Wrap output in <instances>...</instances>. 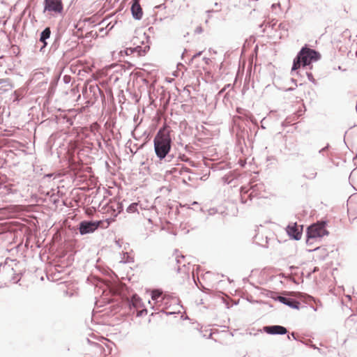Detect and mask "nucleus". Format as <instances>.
I'll return each mask as SVG.
<instances>
[{
	"mask_svg": "<svg viewBox=\"0 0 357 357\" xmlns=\"http://www.w3.org/2000/svg\"><path fill=\"white\" fill-rule=\"evenodd\" d=\"M172 138L169 131L165 127L161 128L153 139L154 151L160 160L172 161L174 155L170 154L172 148Z\"/></svg>",
	"mask_w": 357,
	"mask_h": 357,
	"instance_id": "obj_1",
	"label": "nucleus"
},
{
	"mask_svg": "<svg viewBox=\"0 0 357 357\" xmlns=\"http://www.w3.org/2000/svg\"><path fill=\"white\" fill-rule=\"evenodd\" d=\"M320 59L321 54L318 51L311 49L307 45H305L294 59L291 74L293 75H298L299 72L298 70L299 68L309 66L312 62L318 61Z\"/></svg>",
	"mask_w": 357,
	"mask_h": 357,
	"instance_id": "obj_2",
	"label": "nucleus"
},
{
	"mask_svg": "<svg viewBox=\"0 0 357 357\" xmlns=\"http://www.w3.org/2000/svg\"><path fill=\"white\" fill-rule=\"evenodd\" d=\"M93 176L91 174V217L93 216V213H100L99 209L104 206L107 202L105 194L107 190L104 187L93 185Z\"/></svg>",
	"mask_w": 357,
	"mask_h": 357,
	"instance_id": "obj_3",
	"label": "nucleus"
},
{
	"mask_svg": "<svg viewBox=\"0 0 357 357\" xmlns=\"http://www.w3.org/2000/svg\"><path fill=\"white\" fill-rule=\"evenodd\" d=\"M265 191V186L261 182L250 183L248 186L241 188V201L243 204H247L248 199L251 201L254 197H258Z\"/></svg>",
	"mask_w": 357,
	"mask_h": 357,
	"instance_id": "obj_4",
	"label": "nucleus"
},
{
	"mask_svg": "<svg viewBox=\"0 0 357 357\" xmlns=\"http://www.w3.org/2000/svg\"><path fill=\"white\" fill-rule=\"evenodd\" d=\"M326 225L327 222L326 220H321L309 226L306 232V243L307 245L312 244L314 240L328 235V231L326 229Z\"/></svg>",
	"mask_w": 357,
	"mask_h": 357,
	"instance_id": "obj_5",
	"label": "nucleus"
},
{
	"mask_svg": "<svg viewBox=\"0 0 357 357\" xmlns=\"http://www.w3.org/2000/svg\"><path fill=\"white\" fill-rule=\"evenodd\" d=\"M124 206L122 202L116 199H109L105 202L104 206L99 209L102 215H108L114 219L123 210Z\"/></svg>",
	"mask_w": 357,
	"mask_h": 357,
	"instance_id": "obj_6",
	"label": "nucleus"
},
{
	"mask_svg": "<svg viewBox=\"0 0 357 357\" xmlns=\"http://www.w3.org/2000/svg\"><path fill=\"white\" fill-rule=\"evenodd\" d=\"M94 216L100 218L99 213L93 214V216L91 217V233L99 228L106 229L111 222H114V218L109 217V215L106 214L102 215V218L99 220H93Z\"/></svg>",
	"mask_w": 357,
	"mask_h": 357,
	"instance_id": "obj_7",
	"label": "nucleus"
},
{
	"mask_svg": "<svg viewBox=\"0 0 357 357\" xmlns=\"http://www.w3.org/2000/svg\"><path fill=\"white\" fill-rule=\"evenodd\" d=\"M303 229V225H298L297 222L289 223L286 228L289 236L296 241L301 238Z\"/></svg>",
	"mask_w": 357,
	"mask_h": 357,
	"instance_id": "obj_8",
	"label": "nucleus"
},
{
	"mask_svg": "<svg viewBox=\"0 0 357 357\" xmlns=\"http://www.w3.org/2000/svg\"><path fill=\"white\" fill-rule=\"evenodd\" d=\"M45 8L49 11L61 13L63 10L62 1L61 0H45Z\"/></svg>",
	"mask_w": 357,
	"mask_h": 357,
	"instance_id": "obj_9",
	"label": "nucleus"
},
{
	"mask_svg": "<svg viewBox=\"0 0 357 357\" xmlns=\"http://www.w3.org/2000/svg\"><path fill=\"white\" fill-rule=\"evenodd\" d=\"M264 331L270 335H285L288 333L287 329L284 326L280 325L264 326Z\"/></svg>",
	"mask_w": 357,
	"mask_h": 357,
	"instance_id": "obj_10",
	"label": "nucleus"
},
{
	"mask_svg": "<svg viewBox=\"0 0 357 357\" xmlns=\"http://www.w3.org/2000/svg\"><path fill=\"white\" fill-rule=\"evenodd\" d=\"M131 13L132 15V17L135 20H139L142 19L143 15V11L142 8H141V6L139 4V0H132V5H131Z\"/></svg>",
	"mask_w": 357,
	"mask_h": 357,
	"instance_id": "obj_11",
	"label": "nucleus"
},
{
	"mask_svg": "<svg viewBox=\"0 0 357 357\" xmlns=\"http://www.w3.org/2000/svg\"><path fill=\"white\" fill-rule=\"evenodd\" d=\"M276 300L293 309L298 310L301 306L299 301L291 298L279 296Z\"/></svg>",
	"mask_w": 357,
	"mask_h": 357,
	"instance_id": "obj_12",
	"label": "nucleus"
},
{
	"mask_svg": "<svg viewBox=\"0 0 357 357\" xmlns=\"http://www.w3.org/2000/svg\"><path fill=\"white\" fill-rule=\"evenodd\" d=\"M105 351L102 345L91 340V356L94 357H102Z\"/></svg>",
	"mask_w": 357,
	"mask_h": 357,
	"instance_id": "obj_13",
	"label": "nucleus"
},
{
	"mask_svg": "<svg viewBox=\"0 0 357 357\" xmlns=\"http://www.w3.org/2000/svg\"><path fill=\"white\" fill-rule=\"evenodd\" d=\"M151 299L155 303L162 302L167 298V295L166 294H163L161 289H154L151 291Z\"/></svg>",
	"mask_w": 357,
	"mask_h": 357,
	"instance_id": "obj_14",
	"label": "nucleus"
},
{
	"mask_svg": "<svg viewBox=\"0 0 357 357\" xmlns=\"http://www.w3.org/2000/svg\"><path fill=\"white\" fill-rule=\"evenodd\" d=\"M130 308L139 309L144 307L142 299L136 294L133 295L129 301Z\"/></svg>",
	"mask_w": 357,
	"mask_h": 357,
	"instance_id": "obj_15",
	"label": "nucleus"
},
{
	"mask_svg": "<svg viewBox=\"0 0 357 357\" xmlns=\"http://www.w3.org/2000/svg\"><path fill=\"white\" fill-rule=\"evenodd\" d=\"M91 94L92 93L93 96H94V98L96 100L98 98V94L102 98V93L100 91V88L98 87L97 83H95L94 84H91Z\"/></svg>",
	"mask_w": 357,
	"mask_h": 357,
	"instance_id": "obj_16",
	"label": "nucleus"
},
{
	"mask_svg": "<svg viewBox=\"0 0 357 357\" xmlns=\"http://www.w3.org/2000/svg\"><path fill=\"white\" fill-rule=\"evenodd\" d=\"M51 31L49 27H47L41 33L40 40L44 43V46L47 45L45 40L49 38L50 36Z\"/></svg>",
	"mask_w": 357,
	"mask_h": 357,
	"instance_id": "obj_17",
	"label": "nucleus"
},
{
	"mask_svg": "<svg viewBox=\"0 0 357 357\" xmlns=\"http://www.w3.org/2000/svg\"><path fill=\"white\" fill-rule=\"evenodd\" d=\"M95 25H98V32L99 33V36L102 38L105 35L107 34L106 27H105V22L102 20L100 22L96 24Z\"/></svg>",
	"mask_w": 357,
	"mask_h": 357,
	"instance_id": "obj_18",
	"label": "nucleus"
},
{
	"mask_svg": "<svg viewBox=\"0 0 357 357\" xmlns=\"http://www.w3.org/2000/svg\"><path fill=\"white\" fill-rule=\"evenodd\" d=\"M133 50H135V52H137L139 56L144 55L149 50V46L146 45L144 47H142L139 45H137L132 48Z\"/></svg>",
	"mask_w": 357,
	"mask_h": 357,
	"instance_id": "obj_19",
	"label": "nucleus"
},
{
	"mask_svg": "<svg viewBox=\"0 0 357 357\" xmlns=\"http://www.w3.org/2000/svg\"><path fill=\"white\" fill-rule=\"evenodd\" d=\"M90 282H91V286L93 285L95 287V288H96V287L102 288V286L105 285V284L103 282L98 280L96 278L93 277L92 273H91Z\"/></svg>",
	"mask_w": 357,
	"mask_h": 357,
	"instance_id": "obj_20",
	"label": "nucleus"
},
{
	"mask_svg": "<svg viewBox=\"0 0 357 357\" xmlns=\"http://www.w3.org/2000/svg\"><path fill=\"white\" fill-rule=\"evenodd\" d=\"M79 231L82 234L89 232V222H82L80 224Z\"/></svg>",
	"mask_w": 357,
	"mask_h": 357,
	"instance_id": "obj_21",
	"label": "nucleus"
},
{
	"mask_svg": "<svg viewBox=\"0 0 357 357\" xmlns=\"http://www.w3.org/2000/svg\"><path fill=\"white\" fill-rule=\"evenodd\" d=\"M137 206L138 204L136 202H133L127 207L126 211L129 213L137 212Z\"/></svg>",
	"mask_w": 357,
	"mask_h": 357,
	"instance_id": "obj_22",
	"label": "nucleus"
},
{
	"mask_svg": "<svg viewBox=\"0 0 357 357\" xmlns=\"http://www.w3.org/2000/svg\"><path fill=\"white\" fill-rule=\"evenodd\" d=\"M97 28H98V25L94 24L93 26H91V38L96 39L98 37H99V33L98 32Z\"/></svg>",
	"mask_w": 357,
	"mask_h": 357,
	"instance_id": "obj_23",
	"label": "nucleus"
},
{
	"mask_svg": "<svg viewBox=\"0 0 357 357\" xmlns=\"http://www.w3.org/2000/svg\"><path fill=\"white\" fill-rule=\"evenodd\" d=\"M304 176L307 179H314L317 176V172L314 169H310L305 174H304Z\"/></svg>",
	"mask_w": 357,
	"mask_h": 357,
	"instance_id": "obj_24",
	"label": "nucleus"
},
{
	"mask_svg": "<svg viewBox=\"0 0 357 357\" xmlns=\"http://www.w3.org/2000/svg\"><path fill=\"white\" fill-rule=\"evenodd\" d=\"M136 310V316L137 317H141L144 314H146L148 311L146 308H142V310L139 309H135Z\"/></svg>",
	"mask_w": 357,
	"mask_h": 357,
	"instance_id": "obj_25",
	"label": "nucleus"
},
{
	"mask_svg": "<svg viewBox=\"0 0 357 357\" xmlns=\"http://www.w3.org/2000/svg\"><path fill=\"white\" fill-rule=\"evenodd\" d=\"M195 282L196 285L197 286V287L200 290H202L203 292H205V293L210 292L211 290L205 287L200 282H199V284H198L196 281H195Z\"/></svg>",
	"mask_w": 357,
	"mask_h": 357,
	"instance_id": "obj_26",
	"label": "nucleus"
},
{
	"mask_svg": "<svg viewBox=\"0 0 357 357\" xmlns=\"http://www.w3.org/2000/svg\"><path fill=\"white\" fill-rule=\"evenodd\" d=\"M1 84H3L4 86H11L8 79H0V85Z\"/></svg>",
	"mask_w": 357,
	"mask_h": 357,
	"instance_id": "obj_27",
	"label": "nucleus"
},
{
	"mask_svg": "<svg viewBox=\"0 0 357 357\" xmlns=\"http://www.w3.org/2000/svg\"><path fill=\"white\" fill-rule=\"evenodd\" d=\"M306 75H307V78H308V80H309L310 82H311L312 83H313V84H316V80H315V79L314 78V77H313V75H312V74L311 73H310V72H306Z\"/></svg>",
	"mask_w": 357,
	"mask_h": 357,
	"instance_id": "obj_28",
	"label": "nucleus"
},
{
	"mask_svg": "<svg viewBox=\"0 0 357 357\" xmlns=\"http://www.w3.org/2000/svg\"><path fill=\"white\" fill-rule=\"evenodd\" d=\"M184 259L183 255L178 256V255H176L174 259L177 264H180L181 263V259Z\"/></svg>",
	"mask_w": 357,
	"mask_h": 357,
	"instance_id": "obj_29",
	"label": "nucleus"
},
{
	"mask_svg": "<svg viewBox=\"0 0 357 357\" xmlns=\"http://www.w3.org/2000/svg\"><path fill=\"white\" fill-rule=\"evenodd\" d=\"M133 47H127L125 50L126 54H131L135 53V50H132Z\"/></svg>",
	"mask_w": 357,
	"mask_h": 357,
	"instance_id": "obj_30",
	"label": "nucleus"
},
{
	"mask_svg": "<svg viewBox=\"0 0 357 357\" xmlns=\"http://www.w3.org/2000/svg\"><path fill=\"white\" fill-rule=\"evenodd\" d=\"M203 32V29L202 28V26H197L195 29V33H202Z\"/></svg>",
	"mask_w": 357,
	"mask_h": 357,
	"instance_id": "obj_31",
	"label": "nucleus"
},
{
	"mask_svg": "<svg viewBox=\"0 0 357 357\" xmlns=\"http://www.w3.org/2000/svg\"><path fill=\"white\" fill-rule=\"evenodd\" d=\"M328 148H329V144H327L325 147H324L321 149H320L319 151V153H323V152H324L325 151L328 150Z\"/></svg>",
	"mask_w": 357,
	"mask_h": 357,
	"instance_id": "obj_32",
	"label": "nucleus"
},
{
	"mask_svg": "<svg viewBox=\"0 0 357 357\" xmlns=\"http://www.w3.org/2000/svg\"><path fill=\"white\" fill-rule=\"evenodd\" d=\"M190 172V169L189 168H188V167H183V168L181 169V171H180L181 174L182 172Z\"/></svg>",
	"mask_w": 357,
	"mask_h": 357,
	"instance_id": "obj_33",
	"label": "nucleus"
},
{
	"mask_svg": "<svg viewBox=\"0 0 357 357\" xmlns=\"http://www.w3.org/2000/svg\"><path fill=\"white\" fill-rule=\"evenodd\" d=\"M287 338L288 339L294 338V340H296V338L295 337V333H291L290 335H287Z\"/></svg>",
	"mask_w": 357,
	"mask_h": 357,
	"instance_id": "obj_34",
	"label": "nucleus"
},
{
	"mask_svg": "<svg viewBox=\"0 0 357 357\" xmlns=\"http://www.w3.org/2000/svg\"><path fill=\"white\" fill-rule=\"evenodd\" d=\"M287 338L288 339L294 338V340H296V338L295 337V333H291L290 335H287Z\"/></svg>",
	"mask_w": 357,
	"mask_h": 357,
	"instance_id": "obj_35",
	"label": "nucleus"
},
{
	"mask_svg": "<svg viewBox=\"0 0 357 357\" xmlns=\"http://www.w3.org/2000/svg\"><path fill=\"white\" fill-rule=\"evenodd\" d=\"M202 54V52H199L197 53H196L193 56L192 58L191 59V60H192L193 59L197 57V56H199L201 54Z\"/></svg>",
	"mask_w": 357,
	"mask_h": 357,
	"instance_id": "obj_36",
	"label": "nucleus"
},
{
	"mask_svg": "<svg viewBox=\"0 0 357 357\" xmlns=\"http://www.w3.org/2000/svg\"><path fill=\"white\" fill-rule=\"evenodd\" d=\"M203 60L205 61L206 64H209V62L211 61V59L209 58L204 57Z\"/></svg>",
	"mask_w": 357,
	"mask_h": 357,
	"instance_id": "obj_37",
	"label": "nucleus"
},
{
	"mask_svg": "<svg viewBox=\"0 0 357 357\" xmlns=\"http://www.w3.org/2000/svg\"><path fill=\"white\" fill-rule=\"evenodd\" d=\"M94 17H95L94 16L91 17V18H90V20H91V24L95 22Z\"/></svg>",
	"mask_w": 357,
	"mask_h": 357,
	"instance_id": "obj_38",
	"label": "nucleus"
},
{
	"mask_svg": "<svg viewBox=\"0 0 357 357\" xmlns=\"http://www.w3.org/2000/svg\"><path fill=\"white\" fill-rule=\"evenodd\" d=\"M209 52H212V53H213V54H216V53H217V52H216L215 50H212L211 48H210V49H209Z\"/></svg>",
	"mask_w": 357,
	"mask_h": 357,
	"instance_id": "obj_39",
	"label": "nucleus"
},
{
	"mask_svg": "<svg viewBox=\"0 0 357 357\" xmlns=\"http://www.w3.org/2000/svg\"><path fill=\"white\" fill-rule=\"evenodd\" d=\"M93 77L94 80H96V77L94 76V75H91V78ZM92 82V80L91 79V82Z\"/></svg>",
	"mask_w": 357,
	"mask_h": 357,
	"instance_id": "obj_40",
	"label": "nucleus"
},
{
	"mask_svg": "<svg viewBox=\"0 0 357 357\" xmlns=\"http://www.w3.org/2000/svg\"><path fill=\"white\" fill-rule=\"evenodd\" d=\"M214 5H215V6H216V7H218V6H220V4L219 3H217V2H216V3H215V4H214Z\"/></svg>",
	"mask_w": 357,
	"mask_h": 357,
	"instance_id": "obj_41",
	"label": "nucleus"
},
{
	"mask_svg": "<svg viewBox=\"0 0 357 357\" xmlns=\"http://www.w3.org/2000/svg\"><path fill=\"white\" fill-rule=\"evenodd\" d=\"M213 11H214L213 10H208L206 11V13H211Z\"/></svg>",
	"mask_w": 357,
	"mask_h": 357,
	"instance_id": "obj_42",
	"label": "nucleus"
},
{
	"mask_svg": "<svg viewBox=\"0 0 357 357\" xmlns=\"http://www.w3.org/2000/svg\"><path fill=\"white\" fill-rule=\"evenodd\" d=\"M337 69L340 70H342V67L340 66H339L337 67ZM344 70H345V69L343 70V71H344Z\"/></svg>",
	"mask_w": 357,
	"mask_h": 357,
	"instance_id": "obj_43",
	"label": "nucleus"
},
{
	"mask_svg": "<svg viewBox=\"0 0 357 357\" xmlns=\"http://www.w3.org/2000/svg\"><path fill=\"white\" fill-rule=\"evenodd\" d=\"M291 81H292L293 83L295 84L296 86H297V84H296V80L294 79H291Z\"/></svg>",
	"mask_w": 357,
	"mask_h": 357,
	"instance_id": "obj_44",
	"label": "nucleus"
},
{
	"mask_svg": "<svg viewBox=\"0 0 357 357\" xmlns=\"http://www.w3.org/2000/svg\"><path fill=\"white\" fill-rule=\"evenodd\" d=\"M192 205L193 206H195V205H198V203L197 202H194Z\"/></svg>",
	"mask_w": 357,
	"mask_h": 357,
	"instance_id": "obj_45",
	"label": "nucleus"
},
{
	"mask_svg": "<svg viewBox=\"0 0 357 357\" xmlns=\"http://www.w3.org/2000/svg\"><path fill=\"white\" fill-rule=\"evenodd\" d=\"M130 151H131L133 154L136 153V152H137V151H134V150H132V149H130Z\"/></svg>",
	"mask_w": 357,
	"mask_h": 357,
	"instance_id": "obj_46",
	"label": "nucleus"
},
{
	"mask_svg": "<svg viewBox=\"0 0 357 357\" xmlns=\"http://www.w3.org/2000/svg\"><path fill=\"white\" fill-rule=\"evenodd\" d=\"M90 129H91V131H92V130H93V125L91 124Z\"/></svg>",
	"mask_w": 357,
	"mask_h": 357,
	"instance_id": "obj_47",
	"label": "nucleus"
},
{
	"mask_svg": "<svg viewBox=\"0 0 357 357\" xmlns=\"http://www.w3.org/2000/svg\"><path fill=\"white\" fill-rule=\"evenodd\" d=\"M180 271H181V268H180V266H178V268H177V272H178V273H179Z\"/></svg>",
	"mask_w": 357,
	"mask_h": 357,
	"instance_id": "obj_48",
	"label": "nucleus"
},
{
	"mask_svg": "<svg viewBox=\"0 0 357 357\" xmlns=\"http://www.w3.org/2000/svg\"><path fill=\"white\" fill-rule=\"evenodd\" d=\"M95 268H96V269H97V270H98V269H99L98 266H96V265L95 266Z\"/></svg>",
	"mask_w": 357,
	"mask_h": 357,
	"instance_id": "obj_49",
	"label": "nucleus"
},
{
	"mask_svg": "<svg viewBox=\"0 0 357 357\" xmlns=\"http://www.w3.org/2000/svg\"><path fill=\"white\" fill-rule=\"evenodd\" d=\"M183 56H184V52L182 54L181 58L183 59Z\"/></svg>",
	"mask_w": 357,
	"mask_h": 357,
	"instance_id": "obj_50",
	"label": "nucleus"
},
{
	"mask_svg": "<svg viewBox=\"0 0 357 357\" xmlns=\"http://www.w3.org/2000/svg\"><path fill=\"white\" fill-rule=\"evenodd\" d=\"M90 102H91V105L93 103L92 102V98L91 97V100H90Z\"/></svg>",
	"mask_w": 357,
	"mask_h": 357,
	"instance_id": "obj_51",
	"label": "nucleus"
},
{
	"mask_svg": "<svg viewBox=\"0 0 357 357\" xmlns=\"http://www.w3.org/2000/svg\"><path fill=\"white\" fill-rule=\"evenodd\" d=\"M261 128H262L263 129H265L264 126H261Z\"/></svg>",
	"mask_w": 357,
	"mask_h": 357,
	"instance_id": "obj_52",
	"label": "nucleus"
},
{
	"mask_svg": "<svg viewBox=\"0 0 357 357\" xmlns=\"http://www.w3.org/2000/svg\"><path fill=\"white\" fill-rule=\"evenodd\" d=\"M318 248H314L312 250H316Z\"/></svg>",
	"mask_w": 357,
	"mask_h": 357,
	"instance_id": "obj_53",
	"label": "nucleus"
},
{
	"mask_svg": "<svg viewBox=\"0 0 357 357\" xmlns=\"http://www.w3.org/2000/svg\"><path fill=\"white\" fill-rule=\"evenodd\" d=\"M183 1H185L186 0H183Z\"/></svg>",
	"mask_w": 357,
	"mask_h": 357,
	"instance_id": "obj_54",
	"label": "nucleus"
},
{
	"mask_svg": "<svg viewBox=\"0 0 357 357\" xmlns=\"http://www.w3.org/2000/svg\"><path fill=\"white\" fill-rule=\"evenodd\" d=\"M183 1H185L186 0H183Z\"/></svg>",
	"mask_w": 357,
	"mask_h": 357,
	"instance_id": "obj_55",
	"label": "nucleus"
}]
</instances>
